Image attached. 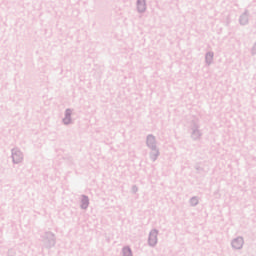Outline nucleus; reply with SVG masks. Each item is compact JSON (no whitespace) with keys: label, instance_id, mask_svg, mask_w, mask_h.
Returning a JSON list of instances; mask_svg holds the SVG:
<instances>
[{"label":"nucleus","instance_id":"nucleus-1","mask_svg":"<svg viewBox=\"0 0 256 256\" xmlns=\"http://www.w3.org/2000/svg\"><path fill=\"white\" fill-rule=\"evenodd\" d=\"M149 245H157V231H152L148 239Z\"/></svg>","mask_w":256,"mask_h":256},{"label":"nucleus","instance_id":"nucleus-2","mask_svg":"<svg viewBox=\"0 0 256 256\" xmlns=\"http://www.w3.org/2000/svg\"><path fill=\"white\" fill-rule=\"evenodd\" d=\"M232 247L234 249H241L243 247V238H236L232 241Z\"/></svg>","mask_w":256,"mask_h":256},{"label":"nucleus","instance_id":"nucleus-3","mask_svg":"<svg viewBox=\"0 0 256 256\" xmlns=\"http://www.w3.org/2000/svg\"><path fill=\"white\" fill-rule=\"evenodd\" d=\"M23 159L20 152H14L13 153V161L14 163H20V161Z\"/></svg>","mask_w":256,"mask_h":256},{"label":"nucleus","instance_id":"nucleus-4","mask_svg":"<svg viewBox=\"0 0 256 256\" xmlns=\"http://www.w3.org/2000/svg\"><path fill=\"white\" fill-rule=\"evenodd\" d=\"M145 9V1L139 0L138 1V11H143Z\"/></svg>","mask_w":256,"mask_h":256},{"label":"nucleus","instance_id":"nucleus-5","mask_svg":"<svg viewBox=\"0 0 256 256\" xmlns=\"http://www.w3.org/2000/svg\"><path fill=\"white\" fill-rule=\"evenodd\" d=\"M123 256H133V254L131 253V249L130 248H124L123 249Z\"/></svg>","mask_w":256,"mask_h":256},{"label":"nucleus","instance_id":"nucleus-6","mask_svg":"<svg viewBox=\"0 0 256 256\" xmlns=\"http://www.w3.org/2000/svg\"><path fill=\"white\" fill-rule=\"evenodd\" d=\"M83 205H82V207L84 208V209H86V207H87V205H89V200L87 199V198H84L83 199Z\"/></svg>","mask_w":256,"mask_h":256},{"label":"nucleus","instance_id":"nucleus-7","mask_svg":"<svg viewBox=\"0 0 256 256\" xmlns=\"http://www.w3.org/2000/svg\"><path fill=\"white\" fill-rule=\"evenodd\" d=\"M69 121H70V118H65L64 119V123H69Z\"/></svg>","mask_w":256,"mask_h":256}]
</instances>
